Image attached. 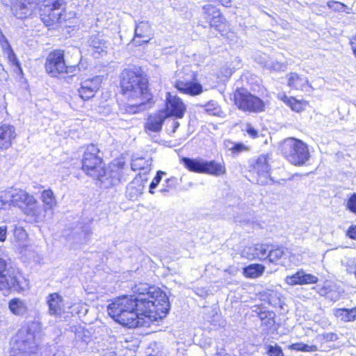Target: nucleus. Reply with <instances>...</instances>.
Listing matches in <instances>:
<instances>
[{"instance_id": "c85d7f7f", "label": "nucleus", "mask_w": 356, "mask_h": 356, "mask_svg": "<svg viewBox=\"0 0 356 356\" xmlns=\"http://www.w3.org/2000/svg\"><path fill=\"white\" fill-rule=\"evenodd\" d=\"M334 314L341 321L348 323L356 320V307L351 309L337 308L334 309Z\"/></svg>"}, {"instance_id": "37998d69", "label": "nucleus", "mask_w": 356, "mask_h": 356, "mask_svg": "<svg viewBox=\"0 0 356 356\" xmlns=\"http://www.w3.org/2000/svg\"><path fill=\"white\" fill-rule=\"evenodd\" d=\"M163 175H165V172L161 170H159L156 172V176L154 177L153 180L152 181L149 185V192L151 194L154 193V189H155L158 186L159 184L161 182L162 179V177Z\"/></svg>"}, {"instance_id": "c9c22d12", "label": "nucleus", "mask_w": 356, "mask_h": 356, "mask_svg": "<svg viewBox=\"0 0 356 356\" xmlns=\"http://www.w3.org/2000/svg\"><path fill=\"white\" fill-rule=\"evenodd\" d=\"M179 184L178 179L175 177H171L165 180L163 187L160 189V192L167 195L170 190L175 189Z\"/></svg>"}, {"instance_id": "e433bc0d", "label": "nucleus", "mask_w": 356, "mask_h": 356, "mask_svg": "<svg viewBox=\"0 0 356 356\" xmlns=\"http://www.w3.org/2000/svg\"><path fill=\"white\" fill-rule=\"evenodd\" d=\"M284 254V250L282 248L269 249L267 252L266 259L271 263H275L277 260L282 258Z\"/></svg>"}, {"instance_id": "c03bdc74", "label": "nucleus", "mask_w": 356, "mask_h": 356, "mask_svg": "<svg viewBox=\"0 0 356 356\" xmlns=\"http://www.w3.org/2000/svg\"><path fill=\"white\" fill-rule=\"evenodd\" d=\"M347 208L353 213L356 214V194H353L347 202Z\"/></svg>"}, {"instance_id": "4c0bfd02", "label": "nucleus", "mask_w": 356, "mask_h": 356, "mask_svg": "<svg viewBox=\"0 0 356 356\" xmlns=\"http://www.w3.org/2000/svg\"><path fill=\"white\" fill-rule=\"evenodd\" d=\"M15 239L17 241L19 246H25L28 235L22 227H15L14 230Z\"/></svg>"}, {"instance_id": "39448f33", "label": "nucleus", "mask_w": 356, "mask_h": 356, "mask_svg": "<svg viewBox=\"0 0 356 356\" xmlns=\"http://www.w3.org/2000/svg\"><path fill=\"white\" fill-rule=\"evenodd\" d=\"M23 280L18 272L8 267L7 260L0 257V291L20 292L24 290Z\"/></svg>"}, {"instance_id": "680f3d73", "label": "nucleus", "mask_w": 356, "mask_h": 356, "mask_svg": "<svg viewBox=\"0 0 356 356\" xmlns=\"http://www.w3.org/2000/svg\"><path fill=\"white\" fill-rule=\"evenodd\" d=\"M223 6H228L230 3V0H218Z\"/></svg>"}, {"instance_id": "864d4df0", "label": "nucleus", "mask_w": 356, "mask_h": 356, "mask_svg": "<svg viewBox=\"0 0 356 356\" xmlns=\"http://www.w3.org/2000/svg\"><path fill=\"white\" fill-rule=\"evenodd\" d=\"M302 351L303 352H316L318 350V348L314 345H308L303 343Z\"/></svg>"}, {"instance_id": "58836bf2", "label": "nucleus", "mask_w": 356, "mask_h": 356, "mask_svg": "<svg viewBox=\"0 0 356 356\" xmlns=\"http://www.w3.org/2000/svg\"><path fill=\"white\" fill-rule=\"evenodd\" d=\"M265 350L268 356H284L282 348L277 343L265 346Z\"/></svg>"}, {"instance_id": "4d7b16f0", "label": "nucleus", "mask_w": 356, "mask_h": 356, "mask_svg": "<svg viewBox=\"0 0 356 356\" xmlns=\"http://www.w3.org/2000/svg\"><path fill=\"white\" fill-rule=\"evenodd\" d=\"M82 234L83 235V238L81 240V243H86L88 240V236L90 234V231L88 227H86L82 231Z\"/></svg>"}, {"instance_id": "5701e85b", "label": "nucleus", "mask_w": 356, "mask_h": 356, "mask_svg": "<svg viewBox=\"0 0 356 356\" xmlns=\"http://www.w3.org/2000/svg\"><path fill=\"white\" fill-rule=\"evenodd\" d=\"M225 173L226 168L224 161L218 162L215 160L207 161L204 159L202 174L220 177Z\"/></svg>"}, {"instance_id": "c756f323", "label": "nucleus", "mask_w": 356, "mask_h": 356, "mask_svg": "<svg viewBox=\"0 0 356 356\" xmlns=\"http://www.w3.org/2000/svg\"><path fill=\"white\" fill-rule=\"evenodd\" d=\"M88 44L98 54L106 51L108 47V41L99 35H92L88 40Z\"/></svg>"}, {"instance_id": "bb28decb", "label": "nucleus", "mask_w": 356, "mask_h": 356, "mask_svg": "<svg viewBox=\"0 0 356 356\" xmlns=\"http://www.w3.org/2000/svg\"><path fill=\"white\" fill-rule=\"evenodd\" d=\"M8 308L13 314L18 316H24L28 312L26 301L19 298L11 299L8 302Z\"/></svg>"}, {"instance_id": "20e7f679", "label": "nucleus", "mask_w": 356, "mask_h": 356, "mask_svg": "<svg viewBox=\"0 0 356 356\" xmlns=\"http://www.w3.org/2000/svg\"><path fill=\"white\" fill-rule=\"evenodd\" d=\"M282 155L293 165H302L309 159L307 145L302 140L289 138L280 145Z\"/></svg>"}, {"instance_id": "f03ea898", "label": "nucleus", "mask_w": 356, "mask_h": 356, "mask_svg": "<svg viewBox=\"0 0 356 356\" xmlns=\"http://www.w3.org/2000/svg\"><path fill=\"white\" fill-rule=\"evenodd\" d=\"M134 298L139 308L149 313V319L157 321L165 317L170 305L167 295L159 288L147 283H139L132 288Z\"/></svg>"}, {"instance_id": "aec40b11", "label": "nucleus", "mask_w": 356, "mask_h": 356, "mask_svg": "<svg viewBox=\"0 0 356 356\" xmlns=\"http://www.w3.org/2000/svg\"><path fill=\"white\" fill-rule=\"evenodd\" d=\"M166 108L169 114L177 118H182L186 111V106L182 100L170 93H168Z\"/></svg>"}, {"instance_id": "a18cd8bd", "label": "nucleus", "mask_w": 356, "mask_h": 356, "mask_svg": "<svg viewBox=\"0 0 356 356\" xmlns=\"http://www.w3.org/2000/svg\"><path fill=\"white\" fill-rule=\"evenodd\" d=\"M0 44L3 51L9 50L11 49V46L6 38V37L3 35V32L0 29Z\"/></svg>"}, {"instance_id": "e2e57ef3", "label": "nucleus", "mask_w": 356, "mask_h": 356, "mask_svg": "<svg viewBox=\"0 0 356 356\" xmlns=\"http://www.w3.org/2000/svg\"><path fill=\"white\" fill-rule=\"evenodd\" d=\"M5 73L3 65L0 63V76H2Z\"/></svg>"}, {"instance_id": "423d86ee", "label": "nucleus", "mask_w": 356, "mask_h": 356, "mask_svg": "<svg viewBox=\"0 0 356 356\" xmlns=\"http://www.w3.org/2000/svg\"><path fill=\"white\" fill-rule=\"evenodd\" d=\"M44 67L51 77H58L63 74H69L72 76L79 70L76 65H66L64 52L61 50H55L48 55Z\"/></svg>"}, {"instance_id": "412c9836", "label": "nucleus", "mask_w": 356, "mask_h": 356, "mask_svg": "<svg viewBox=\"0 0 356 356\" xmlns=\"http://www.w3.org/2000/svg\"><path fill=\"white\" fill-rule=\"evenodd\" d=\"M47 303L49 307V314L54 316H60L65 311V306L62 296L58 293L49 294L47 297Z\"/></svg>"}, {"instance_id": "a211bd4d", "label": "nucleus", "mask_w": 356, "mask_h": 356, "mask_svg": "<svg viewBox=\"0 0 356 356\" xmlns=\"http://www.w3.org/2000/svg\"><path fill=\"white\" fill-rule=\"evenodd\" d=\"M318 279L315 275L307 273L302 269L298 270L296 273L288 275L285 277V282L291 286L315 284Z\"/></svg>"}, {"instance_id": "79ce46f5", "label": "nucleus", "mask_w": 356, "mask_h": 356, "mask_svg": "<svg viewBox=\"0 0 356 356\" xmlns=\"http://www.w3.org/2000/svg\"><path fill=\"white\" fill-rule=\"evenodd\" d=\"M253 58L255 62L265 67H266L270 61L268 55L262 52H256L253 56Z\"/></svg>"}, {"instance_id": "72a5a7b5", "label": "nucleus", "mask_w": 356, "mask_h": 356, "mask_svg": "<svg viewBox=\"0 0 356 356\" xmlns=\"http://www.w3.org/2000/svg\"><path fill=\"white\" fill-rule=\"evenodd\" d=\"M265 267L259 264H251L243 268V274L246 277L256 278L260 277L264 271Z\"/></svg>"}, {"instance_id": "a19ab883", "label": "nucleus", "mask_w": 356, "mask_h": 356, "mask_svg": "<svg viewBox=\"0 0 356 356\" xmlns=\"http://www.w3.org/2000/svg\"><path fill=\"white\" fill-rule=\"evenodd\" d=\"M285 98L286 100L284 102L286 103V104L288 106H289L291 107V108L293 111H294L297 113H299V112H301L304 109L301 102L297 100L296 99H295L293 97L288 98L286 97Z\"/></svg>"}, {"instance_id": "9b49d317", "label": "nucleus", "mask_w": 356, "mask_h": 356, "mask_svg": "<svg viewBox=\"0 0 356 356\" xmlns=\"http://www.w3.org/2000/svg\"><path fill=\"white\" fill-rule=\"evenodd\" d=\"M236 106L241 111L249 113H258L263 111L264 102L259 97L245 91L237 90L234 94Z\"/></svg>"}, {"instance_id": "393cba45", "label": "nucleus", "mask_w": 356, "mask_h": 356, "mask_svg": "<svg viewBox=\"0 0 356 356\" xmlns=\"http://www.w3.org/2000/svg\"><path fill=\"white\" fill-rule=\"evenodd\" d=\"M16 136L15 129L10 124L0 127V149H7L11 146L12 140Z\"/></svg>"}, {"instance_id": "a878e982", "label": "nucleus", "mask_w": 356, "mask_h": 356, "mask_svg": "<svg viewBox=\"0 0 356 356\" xmlns=\"http://www.w3.org/2000/svg\"><path fill=\"white\" fill-rule=\"evenodd\" d=\"M181 163L189 171L202 174L204 159L201 157L189 158L183 156L180 159Z\"/></svg>"}, {"instance_id": "de8ad7c7", "label": "nucleus", "mask_w": 356, "mask_h": 356, "mask_svg": "<svg viewBox=\"0 0 356 356\" xmlns=\"http://www.w3.org/2000/svg\"><path fill=\"white\" fill-rule=\"evenodd\" d=\"M285 65L279 62H273L269 61L268 65L266 66V68L270 69L274 71H281L284 70Z\"/></svg>"}, {"instance_id": "6e6d98bb", "label": "nucleus", "mask_w": 356, "mask_h": 356, "mask_svg": "<svg viewBox=\"0 0 356 356\" xmlns=\"http://www.w3.org/2000/svg\"><path fill=\"white\" fill-rule=\"evenodd\" d=\"M303 343L299 342V343H295L291 344L289 346V348L291 350H297V351H302Z\"/></svg>"}, {"instance_id": "69168bd1", "label": "nucleus", "mask_w": 356, "mask_h": 356, "mask_svg": "<svg viewBox=\"0 0 356 356\" xmlns=\"http://www.w3.org/2000/svg\"><path fill=\"white\" fill-rule=\"evenodd\" d=\"M338 2L331 1L328 3V6L332 7V4H337Z\"/></svg>"}, {"instance_id": "f704fd0d", "label": "nucleus", "mask_w": 356, "mask_h": 356, "mask_svg": "<svg viewBox=\"0 0 356 356\" xmlns=\"http://www.w3.org/2000/svg\"><path fill=\"white\" fill-rule=\"evenodd\" d=\"M224 144L225 147L231 151L234 155H237L247 149V147L241 143H235L231 140H225Z\"/></svg>"}, {"instance_id": "2f4dec72", "label": "nucleus", "mask_w": 356, "mask_h": 356, "mask_svg": "<svg viewBox=\"0 0 356 356\" xmlns=\"http://www.w3.org/2000/svg\"><path fill=\"white\" fill-rule=\"evenodd\" d=\"M41 200L45 210H52L56 207V200L53 191L50 189L44 190L41 195Z\"/></svg>"}, {"instance_id": "7ed1b4c3", "label": "nucleus", "mask_w": 356, "mask_h": 356, "mask_svg": "<svg viewBox=\"0 0 356 356\" xmlns=\"http://www.w3.org/2000/svg\"><path fill=\"white\" fill-rule=\"evenodd\" d=\"M139 304L131 296L115 298L107 307L108 315L116 322L129 328L144 324V317L149 318V313L139 308Z\"/></svg>"}, {"instance_id": "f257e3e1", "label": "nucleus", "mask_w": 356, "mask_h": 356, "mask_svg": "<svg viewBox=\"0 0 356 356\" xmlns=\"http://www.w3.org/2000/svg\"><path fill=\"white\" fill-rule=\"evenodd\" d=\"M122 93L131 99H139L138 103L127 106L126 111L136 113L150 106L152 95L148 88V79L140 68L125 69L120 76Z\"/></svg>"}, {"instance_id": "f8f14e48", "label": "nucleus", "mask_w": 356, "mask_h": 356, "mask_svg": "<svg viewBox=\"0 0 356 356\" xmlns=\"http://www.w3.org/2000/svg\"><path fill=\"white\" fill-rule=\"evenodd\" d=\"M13 349L24 354L36 353L38 346L35 341V333L30 327L17 332L13 344Z\"/></svg>"}, {"instance_id": "6e6552de", "label": "nucleus", "mask_w": 356, "mask_h": 356, "mask_svg": "<svg viewBox=\"0 0 356 356\" xmlns=\"http://www.w3.org/2000/svg\"><path fill=\"white\" fill-rule=\"evenodd\" d=\"M124 163L118 161L109 166L108 169H105L104 165L98 171V175L92 177L99 181V185L104 188H108L117 185L121 181L122 178V170Z\"/></svg>"}, {"instance_id": "dca6fc26", "label": "nucleus", "mask_w": 356, "mask_h": 356, "mask_svg": "<svg viewBox=\"0 0 356 356\" xmlns=\"http://www.w3.org/2000/svg\"><path fill=\"white\" fill-rule=\"evenodd\" d=\"M202 10L203 18L207 22L209 23L210 26L213 27L216 30H220V26L225 22V18L220 10L211 4L204 6Z\"/></svg>"}, {"instance_id": "1a4fd4ad", "label": "nucleus", "mask_w": 356, "mask_h": 356, "mask_svg": "<svg viewBox=\"0 0 356 356\" xmlns=\"http://www.w3.org/2000/svg\"><path fill=\"white\" fill-rule=\"evenodd\" d=\"M65 6L64 0H44L40 8V18L45 26H50L60 22Z\"/></svg>"}, {"instance_id": "ddd939ff", "label": "nucleus", "mask_w": 356, "mask_h": 356, "mask_svg": "<svg viewBox=\"0 0 356 356\" xmlns=\"http://www.w3.org/2000/svg\"><path fill=\"white\" fill-rule=\"evenodd\" d=\"M270 170L267 157L264 155L259 156L252 166V171L257 174V181L259 184L266 185L270 181H273L270 177Z\"/></svg>"}, {"instance_id": "ea45409f", "label": "nucleus", "mask_w": 356, "mask_h": 356, "mask_svg": "<svg viewBox=\"0 0 356 356\" xmlns=\"http://www.w3.org/2000/svg\"><path fill=\"white\" fill-rule=\"evenodd\" d=\"M7 54L8 59L11 65L17 67V71L19 72L22 73V69L20 65L19 61L18 60L15 54L14 53L13 49H10L4 51Z\"/></svg>"}, {"instance_id": "8fccbe9b", "label": "nucleus", "mask_w": 356, "mask_h": 356, "mask_svg": "<svg viewBox=\"0 0 356 356\" xmlns=\"http://www.w3.org/2000/svg\"><path fill=\"white\" fill-rule=\"evenodd\" d=\"M259 318L262 322H264L266 319L275 318V314L273 312H261L259 313Z\"/></svg>"}, {"instance_id": "5fc2aeb1", "label": "nucleus", "mask_w": 356, "mask_h": 356, "mask_svg": "<svg viewBox=\"0 0 356 356\" xmlns=\"http://www.w3.org/2000/svg\"><path fill=\"white\" fill-rule=\"evenodd\" d=\"M347 235L350 238L356 240V225L351 226L348 228Z\"/></svg>"}, {"instance_id": "f3484780", "label": "nucleus", "mask_w": 356, "mask_h": 356, "mask_svg": "<svg viewBox=\"0 0 356 356\" xmlns=\"http://www.w3.org/2000/svg\"><path fill=\"white\" fill-rule=\"evenodd\" d=\"M101 82L102 79L99 76L83 81L78 90L79 97L85 101L93 97L99 90Z\"/></svg>"}, {"instance_id": "cd10ccee", "label": "nucleus", "mask_w": 356, "mask_h": 356, "mask_svg": "<svg viewBox=\"0 0 356 356\" xmlns=\"http://www.w3.org/2000/svg\"><path fill=\"white\" fill-rule=\"evenodd\" d=\"M196 107L201 108L204 109V111L209 115L220 117V118H225L226 115L225 112L222 110L221 106L219 104L214 100H210L206 104H197Z\"/></svg>"}, {"instance_id": "473e14b6", "label": "nucleus", "mask_w": 356, "mask_h": 356, "mask_svg": "<svg viewBox=\"0 0 356 356\" xmlns=\"http://www.w3.org/2000/svg\"><path fill=\"white\" fill-rule=\"evenodd\" d=\"M151 160H146L144 158H136L132 160L131 170L133 171H143L144 174H147L151 170Z\"/></svg>"}, {"instance_id": "bf43d9fd", "label": "nucleus", "mask_w": 356, "mask_h": 356, "mask_svg": "<svg viewBox=\"0 0 356 356\" xmlns=\"http://www.w3.org/2000/svg\"><path fill=\"white\" fill-rule=\"evenodd\" d=\"M266 326L272 327L275 324V318L266 319L263 322Z\"/></svg>"}, {"instance_id": "9d476101", "label": "nucleus", "mask_w": 356, "mask_h": 356, "mask_svg": "<svg viewBox=\"0 0 356 356\" xmlns=\"http://www.w3.org/2000/svg\"><path fill=\"white\" fill-rule=\"evenodd\" d=\"M99 150L93 144L86 147L82 159V169L89 176L98 175V171L104 165Z\"/></svg>"}, {"instance_id": "338daca9", "label": "nucleus", "mask_w": 356, "mask_h": 356, "mask_svg": "<svg viewBox=\"0 0 356 356\" xmlns=\"http://www.w3.org/2000/svg\"><path fill=\"white\" fill-rule=\"evenodd\" d=\"M353 50L354 54L356 56V46L355 47L353 46Z\"/></svg>"}, {"instance_id": "3c124183", "label": "nucleus", "mask_w": 356, "mask_h": 356, "mask_svg": "<svg viewBox=\"0 0 356 356\" xmlns=\"http://www.w3.org/2000/svg\"><path fill=\"white\" fill-rule=\"evenodd\" d=\"M245 131L252 138H257L258 136L257 131L252 127L250 124H247Z\"/></svg>"}, {"instance_id": "603ef678", "label": "nucleus", "mask_w": 356, "mask_h": 356, "mask_svg": "<svg viewBox=\"0 0 356 356\" xmlns=\"http://www.w3.org/2000/svg\"><path fill=\"white\" fill-rule=\"evenodd\" d=\"M7 237V226H0V242H4Z\"/></svg>"}, {"instance_id": "4468645a", "label": "nucleus", "mask_w": 356, "mask_h": 356, "mask_svg": "<svg viewBox=\"0 0 356 356\" xmlns=\"http://www.w3.org/2000/svg\"><path fill=\"white\" fill-rule=\"evenodd\" d=\"M1 2L10 6L13 14L18 19H25L32 14L33 5L27 0H1Z\"/></svg>"}, {"instance_id": "052dcab7", "label": "nucleus", "mask_w": 356, "mask_h": 356, "mask_svg": "<svg viewBox=\"0 0 356 356\" xmlns=\"http://www.w3.org/2000/svg\"><path fill=\"white\" fill-rule=\"evenodd\" d=\"M179 127V123L177 121L173 120V122H172V132L175 133Z\"/></svg>"}, {"instance_id": "0eeeda50", "label": "nucleus", "mask_w": 356, "mask_h": 356, "mask_svg": "<svg viewBox=\"0 0 356 356\" xmlns=\"http://www.w3.org/2000/svg\"><path fill=\"white\" fill-rule=\"evenodd\" d=\"M0 202L4 206L15 205L19 207L26 206L31 208L37 202L33 196L19 188H10L0 191Z\"/></svg>"}, {"instance_id": "2eb2a0df", "label": "nucleus", "mask_w": 356, "mask_h": 356, "mask_svg": "<svg viewBox=\"0 0 356 356\" xmlns=\"http://www.w3.org/2000/svg\"><path fill=\"white\" fill-rule=\"evenodd\" d=\"M191 79H177L175 83V87L181 92L196 96L201 94L203 91L202 86L199 83L193 81L195 75L192 74Z\"/></svg>"}, {"instance_id": "774afa93", "label": "nucleus", "mask_w": 356, "mask_h": 356, "mask_svg": "<svg viewBox=\"0 0 356 356\" xmlns=\"http://www.w3.org/2000/svg\"><path fill=\"white\" fill-rule=\"evenodd\" d=\"M353 274L355 275V278H356V270H355V271H354Z\"/></svg>"}, {"instance_id": "0e129e2a", "label": "nucleus", "mask_w": 356, "mask_h": 356, "mask_svg": "<svg viewBox=\"0 0 356 356\" xmlns=\"http://www.w3.org/2000/svg\"><path fill=\"white\" fill-rule=\"evenodd\" d=\"M134 189V186H133V184H130L128 187H127V192L128 193H131V190Z\"/></svg>"}, {"instance_id": "6ab92c4d", "label": "nucleus", "mask_w": 356, "mask_h": 356, "mask_svg": "<svg viewBox=\"0 0 356 356\" xmlns=\"http://www.w3.org/2000/svg\"><path fill=\"white\" fill-rule=\"evenodd\" d=\"M152 35L151 25L147 22H140L136 24L134 31L133 43L135 45H140L149 42Z\"/></svg>"}, {"instance_id": "b1692460", "label": "nucleus", "mask_w": 356, "mask_h": 356, "mask_svg": "<svg viewBox=\"0 0 356 356\" xmlns=\"http://www.w3.org/2000/svg\"><path fill=\"white\" fill-rule=\"evenodd\" d=\"M165 118L166 115L163 111L149 115L145 124V131H160Z\"/></svg>"}, {"instance_id": "13d9d810", "label": "nucleus", "mask_w": 356, "mask_h": 356, "mask_svg": "<svg viewBox=\"0 0 356 356\" xmlns=\"http://www.w3.org/2000/svg\"><path fill=\"white\" fill-rule=\"evenodd\" d=\"M318 293L321 296H326V297H330L329 296V293L327 291V289H326L325 287H323L321 288L319 291H318Z\"/></svg>"}, {"instance_id": "7c9ffc66", "label": "nucleus", "mask_w": 356, "mask_h": 356, "mask_svg": "<svg viewBox=\"0 0 356 356\" xmlns=\"http://www.w3.org/2000/svg\"><path fill=\"white\" fill-rule=\"evenodd\" d=\"M288 86L296 90H302L303 87L309 83L306 77L300 76L298 74L291 72L287 75Z\"/></svg>"}, {"instance_id": "4be33fe9", "label": "nucleus", "mask_w": 356, "mask_h": 356, "mask_svg": "<svg viewBox=\"0 0 356 356\" xmlns=\"http://www.w3.org/2000/svg\"><path fill=\"white\" fill-rule=\"evenodd\" d=\"M268 248L270 246L267 244H257L245 248L242 254L248 259L266 260Z\"/></svg>"}, {"instance_id": "09e8293b", "label": "nucleus", "mask_w": 356, "mask_h": 356, "mask_svg": "<svg viewBox=\"0 0 356 356\" xmlns=\"http://www.w3.org/2000/svg\"><path fill=\"white\" fill-rule=\"evenodd\" d=\"M88 334V332H87L86 334L85 332H78L76 333V339L77 341H81L84 344H87L90 341V336Z\"/></svg>"}, {"instance_id": "49530a36", "label": "nucleus", "mask_w": 356, "mask_h": 356, "mask_svg": "<svg viewBox=\"0 0 356 356\" xmlns=\"http://www.w3.org/2000/svg\"><path fill=\"white\" fill-rule=\"evenodd\" d=\"M348 273H353L356 270V261L354 259H348L344 263Z\"/></svg>"}]
</instances>
